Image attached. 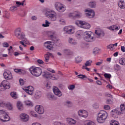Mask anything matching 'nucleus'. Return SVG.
I'll use <instances>...</instances> for the list:
<instances>
[{
    "instance_id": "nucleus-56",
    "label": "nucleus",
    "mask_w": 125,
    "mask_h": 125,
    "mask_svg": "<svg viewBox=\"0 0 125 125\" xmlns=\"http://www.w3.org/2000/svg\"><path fill=\"white\" fill-rule=\"evenodd\" d=\"M19 82H20V84L21 85H23L24 84V80L22 79H20L19 80Z\"/></svg>"
},
{
    "instance_id": "nucleus-18",
    "label": "nucleus",
    "mask_w": 125,
    "mask_h": 125,
    "mask_svg": "<svg viewBox=\"0 0 125 125\" xmlns=\"http://www.w3.org/2000/svg\"><path fill=\"white\" fill-rule=\"evenodd\" d=\"M44 46L48 49L51 50L53 48V45H52V42L50 41H47L44 43Z\"/></svg>"
},
{
    "instance_id": "nucleus-17",
    "label": "nucleus",
    "mask_w": 125,
    "mask_h": 125,
    "mask_svg": "<svg viewBox=\"0 0 125 125\" xmlns=\"http://www.w3.org/2000/svg\"><path fill=\"white\" fill-rule=\"evenodd\" d=\"M53 91L54 94L58 97H61L62 96V92L57 87H54Z\"/></svg>"
},
{
    "instance_id": "nucleus-29",
    "label": "nucleus",
    "mask_w": 125,
    "mask_h": 125,
    "mask_svg": "<svg viewBox=\"0 0 125 125\" xmlns=\"http://www.w3.org/2000/svg\"><path fill=\"white\" fill-rule=\"evenodd\" d=\"M110 114L112 115V117H115V116L118 115V110L113 109L111 111Z\"/></svg>"
},
{
    "instance_id": "nucleus-45",
    "label": "nucleus",
    "mask_w": 125,
    "mask_h": 125,
    "mask_svg": "<svg viewBox=\"0 0 125 125\" xmlns=\"http://www.w3.org/2000/svg\"><path fill=\"white\" fill-rule=\"evenodd\" d=\"M113 44H110L107 46V49H110V50H114V48H113Z\"/></svg>"
},
{
    "instance_id": "nucleus-25",
    "label": "nucleus",
    "mask_w": 125,
    "mask_h": 125,
    "mask_svg": "<svg viewBox=\"0 0 125 125\" xmlns=\"http://www.w3.org/2000/svg\"><path fill=\"white\" fill-rule=\"evenodd\" d=\"M118 4L120 8H125V2L124 1H119Z\"/></svg>"
},
{
    "instance_id": "nucleus-6",
    "label": "nucleus",
    "mask_w": 125,
    "mask_h": 125,
    "mask_svg": "<svg viewBox=\"0 0 125 125\" xmlns=\"http://www.w3.org/2000/svg\"><path fill=\"white\" fill-rule=\"evenodd\" d=\"M75 24L78 27H80V28H83V29L88 30V29L90 28V24L84 21H75Z\"/></svg>"
},
{
    "instance_id": "nucleus-53",
    "label": "nucleus",
    "mask_w": 125,
    "mask_h": 125,
    "mask_svg": "<svg viewBox=\"0 0 125 125\" xmlns=\"http://www.w3.org/2000/svg\"><path fill=\"white\" fill-rule=\"evenodd\" d=\"M104 110H110V109H111V107L109 105H104Z\"/></svg>"
},
{
    "instance_id": "nucleus-33",
    "label": "nucleus",
    "mask_w": 125,
    "mask_h": 125,
    "mask_svg": "<svg viewBox=\"0 0 125 125\" xmlns=\"http://www.w3.org/2000/svg\"><path fill=\"white\" fill-rule=\"evenodd\" d=\"M110 125H120V123L116 120H112L110 122Z\"/></svg>"
},
{
    "instance_id": "nucleus-1",
    "label": "nucleus",
    "mask_w": 125,
    "mask_h": 125,
    "mask_svg": "<svg viewBox=\"0 0 125 125\" xmlns=\"http://www.w3.org/2000/svg\"><path fill=\"white\" fill-rule=\"evenodd\" d=\"M108 118V113L104 110H101L98 113L97 121L100 124L104 123Z\"/></svg>"
},
{
    "instance_id": "nucleus-10",
    "label": "nucleus",
    "mask_w": 125,
    "mask_h": 125,
    "mask_svg": "<svg viewBox=\"0 0 125 125\" xmlns=\"http://www.w3.org/2000/svg\"><path fill=\"white\" fill-rule=\"evenodd\" d=\"M63 31L68 35H73L75 33V27L72 25L65 26L63 28Z\"/></svg>"
},
{
    "instance_id": "nucleus-49",
    "label": "nucleus",
    "mask_w": 125,
    "mask_h": 125,
    "mask_svg": "<svg viewBox=\"0 0 125 125\" xmlns=\"http://www.w3.org/2000/svg\"><path fill=\"white\" fill-rule=\"evenodd\" d=\"M60 24H62V25H65V20L62 19H61L59 20Z\"/></svg>"
},
{
    "instance_id": "nucleus-57",
    "label": "nucleus",
    "mask_w": 125,
    "mask_h": 125,
    "mask_svg": "<svg viewBox=\"0 0 125 125\" xmlns=\"http://www.w3.org/2000/svg\"><path fill=\"white\" fill-rule=\"evenodd\" d=\"M23 40L22 42H24V43H25V44H28L29 41H28V40H27L26 38H25V37Z\"/></svg>"
},
{
    "instance_id": "nucleus-13",
    "label": "nucleus",
    "mask_w": 125,
    "mask_h": 125,
    "mask_svg": "<svg viewBox=\"0 0 125 125\" xmlns=\"http://www.w3.org/2000/svg\"><path fill=\"white\" fill-rule=\"evenodd\" d=\"M85 12H86L85 15L88 18H93L95 15V13L93 10L90 9H87L85 10Z\"/></svg>"
},
{
    "instance_id": "nucleus-37",
    "label": "nucleus",
    "mask_w": 125,
    "mask_h": 125,
    "mask_svg": "<svg viewBox=\"0 0 125 125\" xmlns=\"http://www.w3.org/2000/svg\"><path fill=\"white\" fill-rule=\"evenodd\" d=\"M83 60V59H82V57H77L75 58V61L76 63H81Z\"/></svg>"
},
{
    "instance_id": "nucleus-50",
    "label": "nucleus",
    "mask_w": 125,
    "mask_h": 125,
    "mask_svg": "<svg viewBox=\"0 0 125 125\" xmlns=\"http://www.w3.org/2000/svg\"><path fill=\"white\" fill-rule=\"evenodd\" d=\"M93 107L95 109H98V108H99V104L97 103H95L94 104H93Z\"/></svg>"
},
{
    "instance_id": "nucleus-9",
    "label": "nucleus",
    "mask_w": 125,
    "mask_h": 125,
    "mask_svg": "<svg viewBox=\"0 0 125 125\" xmlns=\"http://www.w3.org/2000/svg\"><path fill=\"white\" fill-rule=\"evenodd\" d=\"M55 7L59 12H64L65 10H66V6L65 5L60 3V2H56L55 5Z\"/></svg>"
},
{
    "instance_id": "nucleus-40",
    "label": "nucleus",
    "mask_w": 125,
    "mask_h": 125,
    "mask_svg": "<svg viewBox=\"0 0 125 125\" xmlns=\"http://www.w3.org/2000/svg\"><path fill=\"white\" fill-rule=\"evenodd\" d=\"M24 2H25V0H23V1L20 2V1H17L16 2L17 5H18V6H20V5H22V6L24 5Z\"/></svg>"
},
{
    "instance_id": "nucleus-55",
    "label": "nucleus",
    "mask_w": 125,
    "mask_h": 125,
    "mask_svg": "<svg viewBox=\"0 0 125 125\" xmlns=\"http://www.w3.org/2000/svg\"><path fill=\"white\" fill-rule=\"evenodd\" d=\"M30 113H31V115L33 116V117H38V115H37V114H36V112L34 111H31Z\"/></svg>"
},
{
    "instance_id": "nucleus-48",
    "label": "nucleus",
    "mask_w": 125,
    "mask_h": 125,
    "mask_svg": "<svg viewBox=\"0 0 125 125\" xmlns=\"http://www.w3.org/2000/svg\"><path fill=\"white\" fill-rule=\"evenodd\" d=\"M44 85H45V86H46V87L47 88H50V87H51V86H50V83H48V82H45V83H44Z\"/></svg>"
},
{
    "instance_id": "nucleus-27",
    "label": "nucleus",
    "mask_w": 125,
    "mask_h": 125,
    "mask_svg": "<svg viewBox=\"0 0 125 125\" xmlns=\"http://www.w3.org/2000/svg\"><path fill=\"white\" fill-rule=\"evenodd\" d=\"M35 97L36 98H40L42 97V92L40 91H36L35 94Z\"/></svg>"
},
{
    "instance_id": "nucleus-41",
    "label": "nucleus",
    "mask_w": 125,
    "mask_h": 125,
    "mask_svg": "<svg viewBox=\"0 0 125 125\" xmlns=\"http://www.w3.org/2000/svg\"><path fill=\"white\" fill-rule=\"evenodd\" d=\"M10 11H12V12L14 11H16L17 10V6H12L10 8Z\"/></svg>"
},
{
    "instance_id": "nucleus-43",
    "label": "nucleus",
    "mask_w": 125,
    "mask_h": 125,
    "mask_svg": "<svg viewBox=\"0 0 125 125\" xmlns=\"http://www.w3.org/2000/svg\"><path fill=\"white\" fill-rule=\"evenodd\" d=\"M77 78H78V79H84V78H86V76H85V75L80 74L77 76Z\"/></svg>"
},
{
    "instance_id": "nucleus-23",
    "label": "nucleus",
    "mask_w": 125,
    "mask_h": 125,
    "mask_svg": "<svg viewBox=\"0 0 125 125\" xmlns=\"http://www.w3.org/2000/svg\"><path fill=\"white\" fill-rule=\"evenodd\" d=\"M68 42L70 43V44H72V45H77L78 42L75 39L72 38H69L68 39Z\"/></svg>"
},
{
    "instance_id": "nucleus-38",
    "label": "nucleus",
    "mask_w": 125,
    "mask_h": 125,
    "mask_svg": "<svg viewBox=\"0 0 125 125\" xmlns=\"http://www.w3.org/2000/svg\"><path fill=\"white\" fill-rule=\"evenodd\" d=\"M64 53L65 54H67V55H69L70 54H72V51L70 50L69 49H65L64 50Z\"/></svg>"
},
{
    "instance_id": "nucleus-26",
    "label": "nucleus",
    "mask_w": 125,
    "mask_h": 125,
    "mask_svg": "<svg viewBox=\"0 0 125 125\" xmlns=\"http://www.w3.org/2000/svg\"><path fill=\"white\" fill-rule=\"evenodd\" d=\"M24 103L27 106H29V107H33L34 106L33 103H32L31 101H29V100L25 101Z\"/></svg>"
},
{
    "instance_id": "nucleus-11",
    "label": "nucleus",
    "mask_w": 125,
    "mask_h": 125,
    "mask_svg": "<svg viewBox=\"0 0 125 125\" xmlns=\"http://www.w3.org/2000/svg\"><path fill=\"white\" fill-rule=\"evenodd\" d=\"M42 77L43 78H46V79H50L51 80H58V78L55 77V76L49 72H44L42 74Z\"/></svg>"
},
{
    "instance_id": "nucleus-59",
    "label": "nucleus",
    "mask_w": 125,
    "mask_h": 125,
    "mask_svg": "<svg viewBox=\"0 0 125 125\" xmlns=\"http://www.w3.org/2000/svg\"><path fill=\"white\" fill-rule=\"evenodd\" d=\"M44 58H45V62H48L49 60V57H48L47 56L45 55Z\"/></svg>"
},
{
    "instance_id": "nucleus-31",
    "label": "nucleus",
    "mask_w": 125,
    "mask_h": 125,
    "mask_svg": "<svg viewBox=\"0 0 125 125\" xmlns=\"http://www.w3.org/2000/svg\"><path fill=\"white\" fill-rule=\"evenodd\" d=\"M91 63H92V61L91 60L87 61L85 63V65L83 66L85 67H88L91 65Z\"/></svg>"
},
{
    "instance_id": "nucleus-34",
    "label": "nucleus",
    "mask_w": 125,
    "mask_h": 125,
    "mask_svg": "<svg viewBox=\"0 0 125 125\" xmlns=\"http://www.w3.org/2000/svg\"><path fill=\"white\" fill-rule=\"evenodd\" d=\"M84 125H95V123H94L92 121H86L84 123Z\"/></svg>"
},
{
    "instance_id": "nucleus-14",
    "label": "nucleus",
    "mask_w": 125,
    "mask_h": 125,
    "mask_svg": "<svg viewBox=\"0 0 125 125\" xmlns=\"http://www.w3.org/2000/svg\"><path fill=\"white\" fill-rule=\"evenodd\" d=\"M78 114L80 117H82V118H87V117H88V113L86 110H79L78 112Z\"/></svg>"
},
{
    "instance_id": "nucleus-36",
    "label": "nucleus",
    "mask_w": 125,
    "mask_h": 125,
    "mask_svg": "<svg viewBox=\"0 0 125 125\" xmlns=\"http://www.w3.org/2000/svg\"><path fill=\"white\" fill-rule=\"evenodd\" d=\"M50 24V22H49L47 20L45 21V24L43 23L42 24V27H49V24Z\"/></svg>"
},
{
    "instance_id": "nucleus-39",
    "label": "nucleus",
    "mask_w": 125,
    "mask_h": 125,
    "mask_svg": "<svg viewBox=\"0 0 125 125\" xmlns=\"http://www.w3.org/2000/svg\"><path fill=\"white\" fill-rule=\"evenodd\" d=\"M120 110L121 112H123V111H125V103L120 105Z\"/></svg>"
},
{
    "instance_id": "nucleus-22",
    "label": "nucleus",
    "mask_w": 125,
    "mask_h": 125,
    "mask_svg": "<svg viewBox=\"0 0 125 125\" xmlns=\"http://www.w3.org/2000/svg\"><path fill=\"white\" fill-rule=\"evenodd\" d=\"M107 29H109L110 31H118V30H120V27H119L117 25H114L109 26Z\"/></svg>"
},
{
    "instance_id": "nucleus-61",
    "label": "nucleus",
    "mask_w": 125,
    "mask_h": 125,
    "mask_svg": "<svg viewBox=\"0 0 125 125\" xmlns=\"http://www.w3.org/2000/svg\"><path fill=\"white\" fill-rule=\"evenodd\" d=\"M20 43H21V44L23 45V46H24V47H26V46H27V45H26L25 44V42H23V41H20Z\"/></svg>"
},
{
    "instance_id": "nucleus-8",
    "label": "nucleus",
    "mask_w": 125,
    "mask_h": 125,
    "mask_svg": "<svg viewBox=\"0 0 125 125\" xmlns=\"http://www.w3.org/2000/svg\"><path fill=\"white\" fill-rule=\"evenodd\" d=\"M15 36L19 40H23L26 35L22 32L21 28H18L15 30Z\"/></svg>"
},
{
    "instance_id": "nucleus-12",
    "label": "nucleus",
    "mask_w": 125,
    "mask_h": 125,
    "mask_svg": "<svg viewBox=\"0 0 125 125\" xmlns=\"http://www.w3.org/2000/svg\"><path fill=\"white\" fill-rule=\"evenodd\" d=\"M35 110L38 114H40L41 115L44 113V108L41 105H37L35 106Z\"/></svg>"
},
{
    "instance_id": "nucleus-44",
    "label": "nucleus",
    "mask_w": 125,
    "mask_h": 125,
    "mask_svg": "<svg viewBox=\"0 0 125 125\" xmlns=\"http://www.w3.org/2000/svg\"><path fill=\"white\" fill-rule=\"evenodd\" d=\"M104 78H106V79H111V77H112L111 76V74H108V73H105L104 74Z\"/></svg>"
},
{
    "instance_id": "nucleus-42",
    "label": "nucleus",
    "mask_w": 125,
    "mask_h": 125,
    "mask_svg": "<svg viewBox=\"0 0 125 125\" xmlns=\"http://www.w3.org/2000/svg\"><path fill=\"white\" fill-rule=\"evenodd\" d=\"M14 71L15 73H19V74H21L23 72V70L21 69H15Z\"/></svg>"
},
{
    "instance_id": "nucleus-3",
    "label": "nucleus",
    "mask_w": 125,
    "mask_h": 125,
    "mask_svg": "<svg viewBox=\"0 0 125 125\" xmlns=\"http://www.w3.org/2000/svg\"><path fill=\"white\" fill-rule=\"evenodd\" d=\"M29 71L31 74L33 76H35V77H40L42 75V68L38 67H35L34 66L31 67L29 68Z\"/></svg>"
},
{
    "instance_id": "nucleus-16",
    "label": "nucleus",
    "mask_w": 125,
    "mask_h": 125,
    "mask_svg": "<svg viewBox=\"0 0 125 125\" xmlns=\"http://www.w3.org/2000/svg\"><path fill=\"white\" fill-rule=\"evenodd\" d=\"M3 77L6 80H12V74L9 71H5L3 73Z\"/></svg>"
},
{
    "instance_id": "nucleus-60",
    "label": "nucleus",
    "mask_w": 125,
    "mask_h": 125,
    "mask_svg": "<svg viewBox=\"0 0 125 125\" xmlns=\"http://www.w3.org/2000/svg\"><path fill=\"white\" fill-rule=\"evenodd\" d=\"M93 52L94 54H97V53H98V48H95L94 49V51Z\"/></svg>"
},
{
    "instance_id": "nucleus-63",
    "label": "nucleus",
    "mask_w": 125,
    "mask_h": 125,
    "mask_svg": "<svg viewBox=\"0 0 125 125\" xmlns=\"http://www.w3.org/2000/svg\"><path fill=\"white\" fill-rule=\"evenodd\" d=\"M4 17L5 18L8 19L9 18V14H8V13H7V12H5V15L4 16Z\"/></svg>"
},
{
    "instance_id": "nucleus-30",
    "label": "nucleus",
    "mask_w": 125,
    "mask_h": 125,
    "mask_svg": "<svg viewBox=\"0 0 125 125\" xmlns=\"http://www.w3.org/2000/svg\"><path fill=\"white\" fill-rule=\"evenodd\" d=\"M10 95H11V97H12V98H13L14 99H16L18 98L17 94H16V92H11Z\"/></svg>"
},
{
    "instance_id": "nucleus-19",
    "label": "nucleus",
    "mask_w": 125,
    "mask_h": 125,
    "mask_svg": "<svg viewBox=\"0 0 125 125\" xmlns=\"http://www.w3.org/2000/svg\"><path fill=\"white\" fill-rule=\"evenodd\" d=\"M34 88L32 86H29L27 87L26 89H25V92L29 94V95H33V93H34Z\"/></svg>"
},
{
    "instance_id": "nucleus-7",
    "label": "nucleus",
    "mask_w": 125,
    "mask_h": 125,
    "mask_svg": "<svg viewBox=\"0 0 125 125\" xmlns=\"http://www.w3.org/2000/svg\"><path fill=\"white\" fill-rule=\"evenodd\" d=\"M10 88V83L7 80H3L0 83V91H4L6 89Z\"/></svg>"
},
{
    "instance_id": "nucleus-24",
    "label": "nucleus",
    "mask_w": 125,
    "mask_h": 125,
    "mask_svg": "<svg viewBox=\"0 0 125 125\" xmlns=\"http://www.w3.org/2000/svg\"><path fill=\"white\" fill-rule=\"evenodd\" d=\"M17 107L20 111H22L24 107H23V104L21 102H18L17 103Z\"/></svg>"
},
{
    "instance_id": "nucleus-46",
    "label": "nucleus",
    "mask_w": 125,
    "mask_h": 125,
    "mask_svg": "<svg viewBox=\"0 0 125 125\" xmlns=\"http://www.w3.org/2000/svg\"><path fill=\"white\" fill-rule=\"evenodd\" d=\"M7 107L9 110H12L13 108V106H12V104H7Z\"/></svg>"
},
{
    "instance_id": "nucleus-64",
    "label": "nucleus",
    "mask_w": 125,
    "mask_h": 125,
    "mask_svg": "<svg viewBox=\"0 0 125 125\" xmlns=\"http://www.w3.org/2000/svg\"><path fill=\"white\" fill-rule=\"evenodd\" d=\"M37 62L39 63V64H43V61L42 60H38Z\"/></svg>"
},
{
    "instance_id": "nucleus-32",
    "label": "nucleus",
    "mask_w": 125,
    "mask_h": 125,
    "mask_svg": "<svg viewBox=\"0 0 125 125\" xmlns=\"http://www.w3.org/2000/svg\"><path fill=\"white\" fill-rule=\"evenodd\" d=\"M119 63L121 64V65H125V58H122L120 59L119 61Z\"/></svg>"
},
{
    "instance_id": "nucleus-4",
    "label": "nucleus",
    "mask_w": 125,
    "mask_h": 125,
    "mask_svg": "<svg viewBox=\"0 0 125 125\" xmlns=\"http://www.w3.org/2000/svg\"><path fill=\"white\" fill-rule=\"evenodd\" d=\"M83 39L86 42H91L94 41V37H93V33L91 31H85L84 33Z\"/></svg>"
},
{
    "instance_id": "nucleus-21",
    "label": "nucleus",
    "mask_w": 125,
    "mask_h": 125,
    "mask_svg": "<svg viewBox=\"0 0 125 125\" xmlns=\"http://www.w3.org/2000/svg\"><path fill=\"white\" fill-rule=\"evenodd\" d=\"M66 120L69 125H75L77 124V121L73 118H68Z\"/></svg>"
},
{
    "instance_id": "nucleus-52",
    "label": "nucleus",
    "mask_w": 125,
    "mask_h": 125,
    "mask_svg": "<svg viewBox=\"0 0 125 125\" xmlns=\"http://www.w3.org/2000/svg\"><path fill=\"white\" fill-rule=\"evenodd\" d=\"M2 45L3 47H8V46H9V44L6 42L3 43Z\"/></svg>"
},
{
    "instance_id": "nucleus-28",
    "label": "nucleus",
    "mask_w": 125,
    "mask_h": 125,
    "mask_svg": "<svg viewBox=\"0 0 125 125\" xmlns=\"http://www.w3.org/2000/svg\"><path fill=\"white\" fill-rule=\"evenodd\" d=\"M83 35V31H78L76 33V37L77 38H78V39H80L81 37Z\"/></svg>"
},
{
    "instance_id": "nucleus-51",
    "label": "nucleus",
    "mask_w": 125,
    "mask_h": 125,
    "mask_svg": "<svg viewBox=\"0 0 125 125\" xmlns=\"http://www.w3.org/2000/svg\"><path fill=\"white\" fill-rule=\"evenodd\" d=\"M95 33L96 35H98V37H100V35H101V32H100V31L98 30H96Z\"/></svg>"
},
{
    "instance_id": "nucleus-2",
    "label": "nucleus",
    "mask_w": 125,
    "mask_h": 125,
    "mask_svg": "<svg viewBox=\"0 0 125 125\" xmlns=\"http://www.w3.org/2000/svg\"><path fill=\"white\" fill-rule=\"evenodd\" d=\"M45 15L46 17L49 18L51 21H55L57 19V14L53 10H46Z\"/></svg>"
},
{
    "instance_id": "nucleus-5",
    "label": "nucleus",
    "mask_w": 125,
    "mask_h": 125,
    "mask_svg": "<svg viewBox=\"0 0 125 125\" xmlns=\"http://www.w3.org/2000/svg\"><path fill=\"white\" fill-rule=\"evenodd\" d=\"M10 120V117L8 116V114L4 110H0V122L4 123L5 122H8Z\"/></svg>"
},
{
    "instance_id": "nucleus-58",
    "label": "nucleus",
    "mask_w": 125,
    "mask_h": 125,
    "mask_svg": "<svg viewBox=\"0 0 125 125\" xmlns=\"http://www.w3.org/2000/svg\"><path fill=\"white\" fill-rule=\"evenodd\" d=\"M103 63V60H101L100 62H97L96 63V65H97V66H101V65Z\"/></svg>"
},
{
    "instance_id": "nucleus-62",
    "label": "nucleus",
    "mask_w": 125,
    "mask_h": 125,
    "mask_svg": "<svg viewBox=\"0 0 125 125\" xmlns=\"http://www.w3.org/2000/svg\"><path fill=\"white\" fill-rule=\"evenodd\" d=\"M46 56H48V57H49V56H51V57H53V55L51 53L48 52L45 55Z\"/></svg>"
},
{
    "instance_id": "nucleus-54",
    "label": "nucleus",
    "mask_w": 125,
    "mask_h": 125,
    "mask_svg": "<svg viewBox=\"0 0 125 125\" xmlns=\"http://www.w3.org/2000/svg\"><path fill=\"white\" fill-rule=\"evenodd\" d=\"M68 88L70 90H72L75 88V85H71L68 86Z\"/></svg>"
},
{
    "instance_id": "nucleus-20",
    "label": "nucleus",
    "mask_w": 125,
    "mask_h": 125,
    "mask_svg": "<svg viewBox=\"0 0 125 125\" xmlns=\"http://www.w3.org/2000/svg\"><path fill=\"white\" fill-rule=\"evenodd\" d=\"M69 16L72 17H76L77 18H79L81 16H82V13H81L80 12L78 11H76L74 12L73 13H71L69 14Z\"/></svg>"
},
{
    "instance_id": "nucleus-47",
    "label": "nucleus",
    "mask_w": 125,
    "mask_h": 125,
    "mask_svg": "<svg viewBox=\"0 0 125 125\" xmlns=\"http://www.w3.org/2000/svg\"><path fill=\"white\" fill-rule=\"evenodd\" d=\"M115 69L116 71H120V70H121V66L118 64H116L115 66Z\"/></svg>"
},
{
    "instance_id": "nucleus-15",
    "label": "nucleus",
    "mask_w": 125,
    "mask_h": 125,
    "mask_svg": "<svg viewBox=\"0 0 125 125\" xmlns=\"http://www.w3.org/2000/svg\"><path fill=\"white\" fill-rule=\"evenodd\" d=\"M21 121L23 122H28L30 120V117L26 113H21L19 116Z\"/></svg>"
},
{
    "instance_id": "nucleus-35",
    "label": "nucleus",
    "mask_w": 125,
    "mask_h": 125,
    "mask_svg": "<svg viewBox=\"0 0 125 125\" xmlns=\"http://www.w3.org/2000/svg\"><path fill=\"white\" fill-rule=\"evenodd\" d=\"M89 6L91 8H94L96 6V3L95 2H90L88 4Z\"/></svg>"
}]
</instances>
